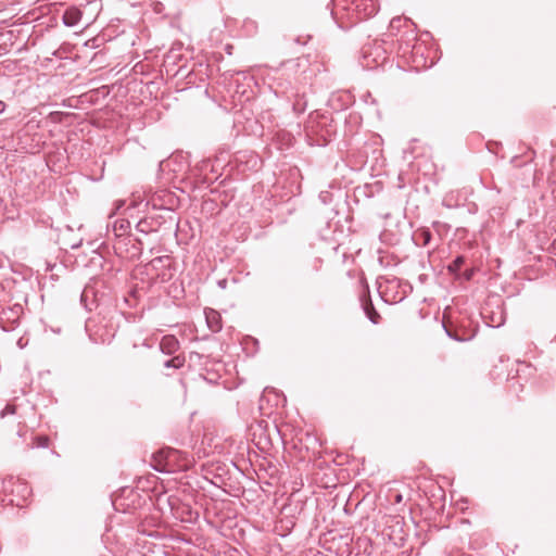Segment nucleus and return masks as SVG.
<instances>
[{
  "mask_svg": "<svg viewBox=\"0 0 556 556\" xmlns=\"http://www.w3.org/2000/svg\"><path fill=\"white\" fill-rule=\"evenodd\" d=\"M331 15L338 27L344 31L353 24L375 15L378 11L376 0H331Z\"/></svg>",
  "mask_w": 556,
  "mask_h": 556,
  "instance_id": "f257e3e1",
  "label": "nucleus"
},
{
  "mask_svg": "<svg viewBox=\"0 0 556 556\" xmlns=\"http://www.w3.org/2000/svg\"><path fill=\"white\" fill-rule=\"evenodd\" d=\"M23 315V306L14 304L10 307H0V327L4 331L13 330Z\"/></svg>",
  "mask_w": 556,
  "mask_h": 556,
  "instance_id": "f03ea898",
  "label": "nucleus"
},
{
  "mask_svg": "<svg viewBox=\"0 0 556 556\" xmlns=\"http://www.w3.org/2000/svg\"><path fill=\"white\" fill-rule=\"evenodd\" d=\"M9 483L12 484V494L11 497L9 498V503L12 506H23L27 497L30 495L29 486L27 485V483L21 480L13 481L12 478L10 479Z\"/></svg>",
  "mask_w": 556,
  "mask_h": 556,
  "instance_id": "7ed1b4c3",
  "label": "nucleus"
},
{
  "mask_svg": "<svg viewBox=\"0 0 556 556\" xmlns=\"http://www.w3.org/2000/svg\"><path fill=\"white\" fill-rule=\"evenodd\" d=\"M389 28L391 30L390 35H394V33H400L403 30V35H408L417 31V25L406 16H395L390 21Z\"/></svg>",
  "mask_w": 556,
  "mask_h": 556,
  "instance_id": "20e7f679",
  "label": "nucleus"
},
{
  "mask_svg": "<svg viewBox=\"0 0 556 556\" xmlns=\"http://www.w3.org/2000/svg\"><path fill=\"white\" fill-rule=\"evenodd\" d=\"M108 236L112 233L115 238H122L128 235L130 223L127 219H115L112 224H108Z\"/></svg>",
  "mask_w": 556,
  "mask_h": 556,
  "instance_id": "39448f33",
  "label": "nucleus"
},
{
  "mask_svg": "<svg viewBox=\"0 0 556 556\" xmlns=\"http://www.w3.org/2000/svg\"><path fill=\"white\" fill-rule=\"evenodd\" d=\"M180 349V343L173 334H166L161 339L160 350L163 354L174 355Z\"/></svg>",
  "mask_w": 556,
  "mask_h": 556,
  "instance_id": "423d86ee",
  "label": "nucleus"
},
{
  "mask_svg": "<svg viewBox=\"0 0 556 556\" xmlns=\"http://www.w3.org/2000/svg\"><path fill=\"white\" fill-rule=\"evenodd\" d=\"M176 451L168 450V451H160L154 459L157 462V465L154 466V468L157 471H172V468L169 466V458L176 456Z\"/></svg>",
  "mask_w": 556,
  "mask_h": 556,
  "instance_id": "0eeeda50",
  "label": "nucleus"
},
{
  "mask_svg": "<svg viewBox=\"0 0 556 556\" xmlns=\"http://www.w3.org/2000/svg\"><path fill=\"white\" fill-rule=\"evenodd\" d=\"M204 315H205L207 327L210 328V330L212 332H218L222 330V328H223L222 316L217 311H215L213 308H206L204 311Z\"/></svg>",
  "mask_w": 556,
  "mask_h": 556,
  "instance_id": "6e6552de",
  "label": "nucleus"
},
{
  "mask_svg": "<svg viewBox=\"0 0 556 556\" xmlns=\"http://www.w3.org/2000/svg\"><path fill=\"white\" fill-rule=\"evenodd\" d=\"M363 308H364L366 316L372 324H375V325L379 324L380 315L376 311V308L370 300H365L363 302Z\"/></svg>",
  "mask_w": 556,
  "mask_h": 556,
  "instance_id": "1a4fd4ad",
  "label": "nucleus"
},
{
  "mask_svg": "<svg viewBox=\"0 0 556 556\" xmlns=\"http://www.w3.org/2000/svg\"><path fill=\"white\" fill-rule=\"evenodd\" d=\"M136 229L144 235L156 231L155 222L153 219L142 218L137 223Z\"/></svg>",
  "mask_w": 556,
  "mask_h": 556,
  "instance_id": "9d476101",
  "label": "nucleus"
},
{
  "mask_svg": "<svg viewBox=\"0 0 556 556\" xmlns=\"http://www.w3.org/2000/svg\"><path fill=\"white\" fill-rule=\"evenodd\" d=\"M186 363V357L182 354L175 355L174 357L164 362L165 368L180 369Z\"/></svg>",
  "mask_w": 556,
  "mask_h": 556,
  "instance_id": "9b49d317",
  "label": "nucleus"
},
{
  "mask_svg": "<svg viewBox=\"0 0 556 556\" xmlns=\"http://www.w3.org/2000/svg\"><path fill=\"white\" fill-rule=\"evenodd\" d=\"M80 18V15L77 11H65L63 15V22L66 26H74L78 20Z\"/></svg>",
  "mask_w": 556,
  "mask_h": 556,
  "instance_id": "f8f14e48",
  "label": "nucleus"
},
{
  "mask_svg": "<svg viewBox=\"0 0 556 556\" xmlns=\"http://www.w3.org/2000/svg\"><path fill=\"white\" fill-rule=\"evenodd\" d=\"M464 263H465L464 256L459 255L447 266V270L451 274L456 275L459 271V269Z\"/></svg>",
  "mask_w": 556,
  "mask_h": 556,
  "instance_id": "ddd939ff",
  "label": "nucleus"
},
{
  "mask_svg": "<svg viewBox=\"0 0 556 556\" xmlns=\"http://www.w3.org/2000/svg\"><path fill=\"white\" fill-rule=\"evenodd\" d=\"M165 263H167V265H169L168 256H157L150 262L149 266H151L152 268H156L159 265L165 266L166 265Z\"/></svg>",
  "mask_w": 556,
  "mask_h": 556,
  "instance_id": "4468645a",
  "label": "nucleus"
},
{
  "mask_svg": "<svg viewBox=\"0 0 556 556\" xmlns=\"http://www.w3.org/2000/svg\"><path fill=\"white\" fill-rule=\"evenodd\" d=\"M48 447L49 446V438L46 435L36 437L34 439V444L30 447Z\"/></svg>",
  "mask_w": 556,
  "mask_h": 556,
  "instance_id": "2eb2a0df",
  "label": "nucleus"
},
{
  "mask_svg": "<svg viewBox=\"0 0 556 556\" xmlns=\"http://www.w3.org/2000/svg\"><path fill=\"white\" fill-rule=\"evenodd\" d=\"M16 412V406L12 404H7L5 407L0 412V417L4 418L8 415H14Z\"/></svg>",
  "mask_w": 556,
  "mask_h": 556,
  "instance_id": "dca6fc26",
  "label": "nucleus"
},
{
  "mask_svg": "<svg viewBox=\"0 0 556 556\" xmlns=\"http://www.w3.org/2000/svg\"><path fill=\"white\" fill-rule=\"evenodd\" d=\"M153 11H154L156 14H161V13H163V11H164V5H163V3H161V2H155V3L153 4Z\"/></svg>",
  "mask_w": 556,
  "mask_h": 556,
  "instance_id": "f3484780",
  "label": "nucleus"
},
{
  "mask_svg": "<svg viewBox=\"0 0 556 556\" xmlns=\"http://www.w3.org/2000/svg\"><path fill=\"white\" fill-rule=\"evenodd\" d=\"M115 205H116L115 211L110 214V216H109L110 218H112V216L115 214V212L118 211L124 205V201L118 200L115 202Z\"/></svg>",
  "mask_w": 556,
  "mask_h": 556,
  "instance_id": "a211bd4d",
  "label": "nucleus"
},
{
  "mask_svg": "<svg viewBox=\"0 0 556 556\" xmlns=\"http://www.w3.org/2000/svg\"><path fill=\"white\" fill-rule=\"evenodd\" d=\"M244 25L248 31H251L253 28H256V25L253 21L245 22Z\"/></svg>",
  "mask_w": 556,
  "mask_h": 556,
  "instance_id": "6ab92c4d",
  "label": "nucleus"
},
{
  "mask_svg": "<svg viewBox=\"0 0 556 556\" xmlns=\"http://www.w3.org/2000/svg\"><path fill=\"white\" fill-rule=\"evenodd\" d=\"M98 37H92V39L88 40V41H85V46H89V42L91 41L92 42V47L96 46V41H97Z\"/></svg>",
  "mask_w": 556,
  "mask_h": 556,
  "instance_id": "aec40b11",
  "label": "nucleus"
},
{
  "mask_svg": "<svg viewBox=\"0 0 556 556\" xmlns=\"http://www.w3.org/2000/svg\"><path fill=\"white\" fill-rule=\"evenodd\" d=\"M471 276H472V270H468V271L465 273V278L467 280H469L471 278Z\"/></svg>",
  "mask_w": 556,
  "mask_h": 556,
  "instance_id": "412c9836",
  "label": "nucleus"
},
{
  "mask_svg": "<svg viewBox=\"0 0 556 556\" xmlns=\"http://www.w3.org/2000/svg\"><path fill=\"white\" fill-rule=\"evenodd\" d=\"M0 35H9V36H12V35H14V30H13V29H10V30H7L5 33H0Z\"/></svg>",
  "mask_w": 556,
  "mask_h": 556,
  "instance_id": "4be33fe9",
  "label": "nucleus"
},
{
  "mask_svg": "<svg viewBox=\"0 0 556 556\" xmlns=\"http://www.w3.org/2000/svg\"><path fill=\"white\" fill-rule=\"evenodd\" d=\"M4 109H5V103L0 100V114L4 111Z\"/></svg>",
  "mask_w": 556,
  "mask_h": 556,
  "instance_id": "5701e85b",
  "label": "nucleus"
},
{
  "mask_svg": "<svg viewBox=\"0 0 556 556\" xmlns=\"http://www.w3.org/2000/svg\"><path fill=\"white\" fill-rule=\"evenodd\" d=\"M17 435H18V437H21V438H23V437L25 435V431H24L23 429H20V430L17 431Z\"/></svg>",
  "mask_w": 556,
  "mask_h": 556,
  "instance_id": "b1692460",
  "label": "nucleus"
},
{
  "mask_svg": "<svg viewBox=\"0 0 556 556\" xmlns=\"http://www.w3.org/2000/svg\"><path fill=\"white\" fill-rule=\"evenodd\" d=\"M87 296V290H85L83 293H81V301H85V298Z\"/></svg>",
  "mask_w": 556,
  "mask_h": 556,
  "instance_id": "393cba45",
  "label": "nucleus"
},
{
  "mask_svg": "<svg viewBox=\"0 0 556 556\" xmlns=\"http://www.w3.org/2000/svg\"><path fill=\"white\" fill-rule=\"evenodd\" d=\"M402 501V495L401 494H397L396 495V502L400 503Z\"/></svg>",
  "mask_w": 556,
  "mask_h": 556,
  "instance_id": "a878e982",
  "label": "nucleus"
},
{
  "mask_svg": "<svg viewBox=\"0 0 556 556\" xmlns=\"http://www.w3.org/2000/svg\"><path fill=\"white\" fill-rule=\"evenodd\" d=\"M420 35L429 36V35H431V33H430V31H428V30H425V31H422Z\"/></svg>",
  "mask_w": 556,
  "mask_h": 556,
  "instance_id": "bb28decb",
  "label": "nucleus"
}]
</instances>
